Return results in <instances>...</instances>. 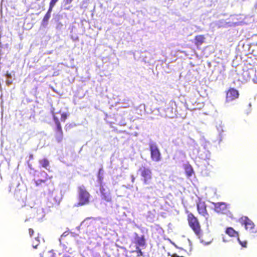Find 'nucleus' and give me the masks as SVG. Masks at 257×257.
I'll use <instances>...</instances> for the list:
<instances>
[{"label": "nucleus", "mask_w": 257, "mask_h": 257, "mask_svg": "<svg viewBox=\"0 0 257 257\" xmlns=\"http://www.w3.org/2000/svg\"><path fill=\"white\" fill-rule=\"evenodd\" d=\"M149 149L152 160L156 162L160 161L161 160V154L157 145L155 144H150Z\"/></svg>", "instance_id": "5"}, {"label": "nucleus", "mask_w": 257, "mask_h": 257, "mask_svg": "<svg viewBox=\"0 0 257 257\" xmlns=\"http://www.w3.org/2000/svg\"><path fill=\"white\" fill-rule=\"evenodd\" d=\"M135 243L136 247H140L145 246L146 242L145 235H142L141 236H139L137 234L135 237Z\"/></svg>", "instance_id": "11"}, {"label": "nucleus", "mask_w": 257, "mask_h": 257, "mask_svg": "<svg viewBox=\"0 0 257 257\" xmlns=\"http://www.w3.org/2000/svg\"><path fill=\"white\" fill-rule=\"evenodd\" d=\"M35 241H36V243L33 242V243H32V246H33V247L34 248H37V246H38V245H39V240L38 239V237H36V238H35Z\"/></svg>", "instance_id": "23"}, {"label": "nucleus", "mask_w": 257, "mask_h": 257, "mask_svg": "<svg viewBox=\"0 0 257 257\" xmlns=\"http://www.w3.org/2000/svg\"><path fill=\"white\" fill-rule=\"evenodd\" d=\"M205 37L203 35H197L194 38V44L197 48H200V47L205 42Z\"/></svg>", "instance_id": "12"}, {"label": "nucleus", "mask_w": 257, "mask_h": 257, "mask_svg": "<svg viewBox=\"0 0 257 257\" xmlns=\"http://www.w3.org/2000/svg\"><path fill=\"white\" fill-rule=\"evenodd\" d=\"M214 210L218 213H224L227 210V205L225 202L214 203Z\"/></svg>", "instance_id": "9"}, {"label": "nucleus", "mask_w": 257, "mask_h": 257, "mask_svg": "<svg viewBox=\"0 0 257 257\" xmlns=\"http://www.w3.org/2000/svg\"><path fill=\"white\" fill-rule=\"evenodd\" d=\"M197 210L198 213L205 217L206 221H208L209 218V215L207 211V205L203 201L199 200L196 204Z\"/></svg>", "instance_id": "6"}, {"label": "nucleus", "mask_w": 257, "mask_h": 257, "mask_svg": "<svg viewBox=\"0 0 257 257\" xmlns=\"http://www.w3.org/2000/svg\"><path fill=\"white\" fill-rule=\"evenodd\" d=\"M30 158L31 159H32L33 158V155L32 154H31V155H30Z\"/></svg>", "instance_id": "27"}, {"label": "nucleus", "mask_w": 257, "mask_h": 257, "mask_svg": "<svg viewBox=\"0 0 257 257\" xmlns=\"http://www.w3.org/2000/svg\"><path fill=\"white\" fill-rule=\"evenodd\" d=\"M239 222L244 225L245 229L249 232L253 233L257 232L254 223L247 216H242L239 219Z\"/></svg>", "instance_id": "4"}, {"label": "nucleus", "mask_w": 257, "mask_h": 257, "mask_svg": "<svg viewBox=\"0 0 257 257\" xmlns=\"http://www.w3.org/2000/svg\"><path fill=\"white\" fill-rule=\"evenodd\" d=\"M135 180V177L134 176H132V182H134Z\"/></svg>", "instance_id": "26"}, {"label": "nucleus", "mask_w": 257, "mask_h": 257, "mask_svg": "<svg viewBox=\"0 0 257 257\" xmlns=\"http://www.w3.org/2000/svg\"><path fill=\"white\" fill-rule=\"evenodd\" d=\"M54 138L57 143H61L64 139V134L61 126L54 128Z\"/></svg>", "instance_id": "10"}, {"label": "nucleus", "mask_w": 257, "mask_h": 257, "mask_svg": "<svg viewBox=\"0 0 257 257\" xmlns=\"http://www.w3.org/2000/svg\"><path fill=\"white\" fill-rule=\"evenodd\" d=\"M34 231L33 229L29 228V233L30 236H32V235L34 234Z\"/></svg>", "instance_id": "25"}, {"label": "nucleus", "mask_w": 257, "mask_h": 257, "mask_svg": "<svg viewBox=\"0 0 257 257\" xmlns=\"http://www.w3.org/2000/svg\"><path fill=\"white\" fill-rule=\"evenodd\" d=\"M185 173L187 177H191L194 173L192 166L189 164H187L184 166Z\"/></svg>", "instance_id": "14"}, {"label": "nucleus", "mask_w": 257, "mask_h": 257, "mask_svg": "<svg viewBox=\"0 0 257 257\" xmlns=\"http://www.w3.org/2000/svg\"><path fill=\"white\" fill-rule=\"evenodd\" d=\"M239 92L234 88H230L226 92V102H229L237 99L239 97Z\"/></svg>", "instance_id": "7"}, {"label": "nucleus", "mask_w": 257, "mask_h": 257, "mask_svg": "<svg viewBox=\"0 0 257 257\" xmlns=\"http://www.w3.org/2000/svg\"><path fill=\"white\" fill-rule=\"evenodd\" d=\"M39 162L41 166L45 168H47L49 165V162L46 158H44L39 160Z\"/></svg>", "instance_id": "17"}, {"label": "nucleus", "mask_w": 257, "mask_h": 257, "mask_svg": "<svg viewBox=\"0 0 257 257\" xmlns=\"http://www.w3.org/2000/svg\"><path fill=\"white\" fill-rule=\"evenodd\" d=\"M67 118V115L65 113H62L61 115V120L62 121H65L66 119Z\"/></svg>", "instance_id": "24"}, {"label": "nucleus", "mask_w": 257, "mask_h": 257, "mask_svg": "<svg viewBox=\"0 0 257 257\" xmlns=\"http://www.w3.org/2000/svg\"><path fill=\"white\" fill-rule=\"evenodd\" d=\"M40 257H55V254L52 250H45L40 254Z\"/></svg>", "instance_id": "16"}, {"label": "nucleus", "mask_w": 257, "mask_h": 257, "mask_svg": "<svg viewBox=\"0 0 257 257\" xmlns=\"http://www.w3.org/2000/svg\"><path fill=\"white\" fill-rule=\"evenodd\" d=\"M99 190L102 199L106 202H110L111 201L109 191L103 185L101 184L100 185Z\"/></svg>", "instance_id": "8"}, {"label": "nucleus", "mask_w": 257, "mask_h": 257, "mask_svg": "<svg viewBox=\"0 0 257 257\" xmlns=\"http://www.w3.org/2000/svg\"><path fill=\"white\" fill-rule=\"evenodd\" d=\"M48 179V177H46L45 179H38L37 180L35 181V183L36 185H39L41 184L42 183L45 182Z\"/></svg>", "instance_id": "20"}, {"label": "nucleus", "mask_w": 257, "mask_h": 257, "mask_svg": "<svg viewBox=\"0 0 257 257\" xmlns=\"http://www.w3.org/2000/svg\"><path fill=\"white\" fill-rule=\"evenodd\" d=\"M225 233L230 237L238 236V233L231 227L226 228Z\"/></svg>", "instance_id": "13"}, {"label": "nucleus", "mask_w": 257, "mask_h": 257, "mask_svg": "<svg viewBox=\"0 0 257 257\" xmlns=\"http://www.w3.org/2000/svg\"><path fill=\"white\" fill-rule=\"evenodd\" d=\"M102 170V169H100L99 170V174L100 173V171Z\"/></svg>", "instance_id": "28"}, {"label": "nucleus", "mask_w": 257, "mask_h": 257, "mask_svg": "<svg viewBox=\"0 0 257 257\" xmlns=\"http://www.w3.org/2000/svg\"><path fill=\"white\" fill-rule=\"evenodd\" d=\"M187 220L189 227L201 242L208 244L212 241L213 238L209 232L203 233L198 219L192 213L187 212Z\"/></svg>", "instance_id": "1"}, {"label": "nucleus", "mask_w": 257, "mask_h": 257, "mask_svg": "<svg viewBox=\"0 0 257 257\" xmlns=\"http://www.w3.org/2000/svg\"><path fill=\"white\" fill-rule=\"evenodd\" d=\"M136 252L137 253V256L140 257L143 255V252L140 247H136Z\"/></svg>", "instance_id": "21"}, {"label": "nucleus", "mask_w": 257, "mask_h": 257, "mask_svg": "<svg viewBox=\"0 0 257 257\" xmlns=\"http://www.w3.org/2000/svg\"><path fill=\"white\" fill-rule=\"evenodd\" d=\"M144 184H149L152 179V172L151 170L145 166H142L139 169Z\"/></svg>", "instance_id": "3"}, {"label": "nucleus", "mask_w": 257, "mask_h": 257, "mask_svg": "<svg viewBox=\"0 0 257 257\" xmlns=\"http://www.w3.org/2000/svg\"><path fill=\"white\" fill-rule=\"evenodd\" d=\"M50 17H51V13L47 11V12L44 16V17L42 20V23H41V25L45 27L47 25V24L48 23V21H49Z\"/></svg>", "instance_id": "15"}, {"label": "nucleus", "mask_w": 257, "mask_h": 257, "mask_svg": "<svg viewBox=\"0 0 257 257\" xmlns=\"http://www.w3.org/2000/svg\"><path fill=\"white\" fill-rule=\"evenodd\" d=\"M78 202L77 206H83L89 202L90 195L83 185L78 187Z\"/></svg>", "instance_id": "2"}, {"label": "nucleus", "mask_w": 257, "mask_h": 257, "mask_svg": "<svg viewBox=\"0 0 257 257\" xmlns=\"http://www.w3.org/2000/svg\"><path fill=\"white\" fill-rule=\"evenodd\" d=\"M53 119H54V121L55 122V125L56 126L55 127H59V126H61V123L58 119V117H57L56 116L54 115L53 116Z\"/></svg>", "instance_id": "18"}, {"label": "nucleus", "mask_w": 257, "mask_h": 257, "mask_svg": "<svg viewBox=\"0 0 257 257\" xmlns=\"http://www.w3.org/2000/svg\"><path fill=\"white\" fill-rule=\"evenodd\" d=\"M56 2V1H51L50 4V7H49V8L48 11V12L51 13L52 8L54 7V6L55 5Z\"/></svg>", "instance_id": "22"}, {"label": "nucleus", "mask_w": 257, "mask_h": 257, "mask_svg": "<svg viewBox=\"0 0 257 257\" xmlns=\"http://www.w3.org/2000/svg\"><path fill=\"white\" fill-rule=\"evenodd\" d=\"M237 240L239 244L243 247H246L247 246V241L246 240L241 241L239 239V237H237Z\"/></svg>", "instance_id": "19"}]
</instances>
